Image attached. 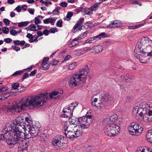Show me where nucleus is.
Wrapping results in <instances>:
<instances>
[{"label":"nucleus","mask_w":152,"mask_h":152,"mask_svg":"<svg viewBox=\"0 0 152 152\" xmlns=\"http://www.w3.org/2000/svg\"><path fill=\"white\" fill-rule=\"evenodd\" d=\"M24 118L20 116L14 120L11 125L8 127H6L3 129L0 133V140H4L6 142L8 139H11V135L13 133L15 130H13L14 127L19 125L21 124H23Z\"/></svg>","instance_id":"4"},{"label":"nucleus","mask_w":152,"mask_h":152,"mask_svg":"<svg viewBox=\"0 0 152 152\" xmlns=\"http://www.w3.org/2000/svg\"><path fill=\"white\" fill-rule=\"evenodd\" d=\"M146 137L148 141L152 143V129L148 131Z\"/></svg>","instance_id":"24"},{"label":"nucleus","mask_w":152,"mask_h":152,"mask_svg":"<svg viewBox=\"0 0 152 152\" xmlns=\"http://www.w3.org/2000/svg\"><path fill=\"white\" fill-rule=\"evenodd\" d=\"M34 9H28V11L29 13L32 15L34 14Z\"/></svg>","instance_id":"58"},{"label":"nucleus","mask_w":152,"mask_h":152,"mask_svg":"<svg viewBox=\"0 0 152 152\" xmlns=\"http://www.w3.org/2000/svg\"><path fill=\"white\" fill-rule=\"evenodd\" d=\"M78 39H76L74 40V39L73 40L71 44L72 45V46H74L76 45L78 43Z\"/></svg>","instance_id":"55"},{"label":"nucleus","mask_w":152,"mask_h":152,"mask_svg":"<svg viewBox=\"0 0 152 152\" xmlns=\"http://www.w3.org/2000/svg\"><path fill=\"white\" fill-rule=\"evenodd\" d=\"M92 117L90 115L80 117L76 122L77 125L82 129L88 128L92 122Z\"/></svg>","instance_id":"7"},{"label":"nucleus","mask_w":152,"mask_h":152,"mask_svg":"<svg viewBox=\"0 0 152 152\" xmlns=\"http://www.w3.org/2000/svg\"><path fill=\"white\" fill-rule=\"evenodd\" d=\"M26 128H23V130L20 131L18 143L19 145L18 150L20 152H28V145L27 142L24 141V140L31 138H33L36 136L39 133V129L41 127L40 124L37 122L34 124L32 127L29 125H27Z\"/></svg>","instance_id":"3"},{"label":"nucleus","mask_w":152,"mask_h":152,"mask_svg":"<svg viewBox=\"0 0 152 152\" xmlns=\"http://www.w3.org/2000/svg\"><path fill=\"white\" fill-rule=\"evenodd\" d=\"M60 9V7H57L56 9L53 10L52 13L54 15H58L59 13V10Z\"/></svg>","instance_id":"39"},{"label":"nucleus","mask_w":152,"mask_h":152,"mask_svg":"<svg viewBox=\"0 0 152 152\" xmlns=\"http://www.w3.org/2000/svg\"><path fill=\"white\" fill-rule=\"evenodd\" d=\"M149 148L147 147H140L138 148L136 152H149Z\"/></svg>","instance_id":"21"},{"label":"nucleus","mask_w":152,"mask_h":152,"mask_svg":"<svg viewBox=\"0 0 152 152\" xmlns=\"http://www.w3.org/2000/svg\"><path fill=\"white\" fill-rule=\"evenodd\" d=\"M3 22L6 26H8L9 25L10 21L8 19H3Z\"/></svg>","instance_id":"51"},{"label":"nucleus","mask_w":152,"mask_h":152,"mask_svg":"<svg viewBox=\"0 0 152 152\" xmlns=\"http://www.w3.org/2000/svg\"><path fill=\"white\" fill-rule=\"evenodd\" d=\"M21 124L19 125L14 127L13 130H15L13 133L11 135L10 138L6 140V142L8 144L9 147L12 148L14 147V145L18 143V141L19 138V135L20 131L23 130V128H25V126Z\"/></svg>","instance_id":"5"},{"label":"nucleus","mask_w":152,"mask_h":152,"mask_svg":"<svg viewBox=\"0 0 152 152\" xmlns=\"http://www.w3.org/2000/svg\"><path fill=\"white\" fill-rule=\"evenodd\" d=\"M23 72L22 71H16L14 74L12 75L13 76L21 74Z\"/></svg>","instance_id":"53"},{"label":"nucleus","mask_w":152,"mask_h":152,"mask_svg":"<svg viewBox=\"0 0 152 152\" xmlns=\"http://www.w3.org/2000/svg\"><path fill=\"white\" fill-rule=\"evenodd\" d=\"M68 126L66 123H64V133L65 136L67 138L73 140L75 139V133H74V130H75L76 129H75L73 128H75L74 126Z\"/></svg>","instance_id":"10"},{"label":"nucleus","mask_w":152,"mask_h":152,"mask_svg":"<svg viewBox=\"0 0 152 152\" xmlns=\"http://www.w3.org/2000/svg\"><path fill=\"white\" fill-rule=\"evenodd\" d=\"M81 83H84L82 82V80L80 78L79 75L77 74L73 75L71 78L69 83V86L71 87H75L78 86Z\"/></svg>","instance_id":"12"},{"label":"nucleus","mask_w":152,"mask_h":152,"mask_svg":"<svg viewBox=\"0 0 152 152\" xmlns=\"http://www.w3.org/2000/svg\"><path fill=\"white\" fill-rule=\"evenodd\" d=\"M25 121L29 124H31L32 122V119L28 117H26Z\"/></svg>","instance_id":"57"},{"label":"nucleus","mask_w":152,"mask_h":152,"mask_svg":"<svg viewBox=\"0 0 152 152\" xmlns=\"http://www.w3.org/2000/svg\"><path fill=\"white\" fill-rule=\"evenodd\" d=\"M13 43L15 45H23L25 44V41L24 40L20 41L19 40H13Z\"/></svg>","instance_id":"32"},{"label":"nucleus","mask_w":152,"mask_h":152,"mask_svg":"<svg viewBox=\"0 0 152 152\" xmlns=\"http://www.w3.org/2000/svg\"><path fill=\"white\" fill-rule=\"evenodd\" d=\"M64 139V137L62 135L57 136L53 139L51 143L52 145L57 149L63 148V143L61 141Z\"/></svg>","instance_id":"11"},{"label":"nucleus","mask_w":152,"mask_h":152,"mask_svg":"<svg viewBox=\"0 0 152 152\" xmlns=\"http://www.w3.org/2000/svg\"><path fill=\"white\" fill-rule=\"evenodd\" d=\"M100 4V3H96L94 4L91 7L93 11L96 10L99 7Z\"/></svg>","instance_id":"36"},{"label":"nucleus","mask_w":152,"mask_h":152,"mask_svg":"<svg viewBox=\"0 0 152 152\" xmlns=\"http://www.w3.org/2000/svg\"><path fill=\"white\" fill-rule=\"evenodd\" d=\"M2 31L4 34H7L8 32L9 29L7 27H4L3 28Z\"/></svg>","instance_id":"47"},{"label":"nucleus","mask_w":152,"mask_h":152,"mask_svg":"<svg viewBox=\"0 0 152 152\" xmlns=\"http://www.w3.org/2000/svg\"><path fill=\"white\" fill-rule=\"evenodd\" d=\"M91 49L94 50V52L96 53H98L101 52L103 50V48L101 45H96L95 47H92Z\"/></svg>","instance_id":"22"},{"label":"nucleus","mask_w":152,"mask_h":152,"mask_svg":"<svg viewBox=\"0 0 152 152\" xmlns=\"http://www.w3.org/2000/svg\"><path fill=\"white\" fill-rule=\"evenodd\" d=\"M132 99V97L130 96H128L126 97L125 99L126 101L129 102L131 101V99Z\"/></svg>","instance_id":"64"},{"label":"nucleus","mask_w":152,"mask_h":152,"mask_svg":"<svg viewBox=\"0 0 152 152\" xmlns=\"http://www.w3.org/2000/svg\"><path fill=\"white\" fill-rule=\"evenodd\" d=\"M28 28L29 29L32 31H36L37 30L36 29V26L34 24H31L29 27Z\"/></svg>","instance_id":"40"},{"label":"nucleus","mask_w":152,"mask_h":152,"mask_svg":"<svg viewBox=\"0 0 152 152\" xmlns=\"http://www.w3.org/2000/svg\"><path fill=\"white\" fill-rule=\"evenodd\" d=\"M131 3L135 5H138L140 6H141V3L136 0H132L131 1Z\"/></svg>","instance_id":"45"},{"label":"nucleus","mask_w":152,"mask_h":152,"mask_svg":"<svg viewBox=\"0 0 152 152\" xmlns=\"http://www.w3.org/2000/svg\"><path fill=\"white\" fill-rule=\"evenodd\" d=\"M29 77V75L27 73L24 74L23 77H22L23 80L24 79Z\"/></svg>","instance_id":"62"},{"label":"nucleus","mask_w":152,"mask_h":152,"mask_svg":"<svg viewBox=\"0 0 152 152\" xmlns=\"http://www.w3.org/2000/svg\"><path fill=\"white\" fill-rule=\"evenodd\" d=\"M122 24V22L119 20H115L111 22V23L107 26L108 28H112L120 26Z\"/></svg>","instance_id":"17"},{"label":"nucleus","mask_w":152,"mask_h":152,"mask_svg":"<svg viewBox=\"0 0 152 152\" xmlns=\"http://www.w3.org/2000/svg\"><path fill=\"white\" fill-rule=\"evenodd\" d=\"M37 72V70L36 69H35L34 70L31 72V73L29 75L31 76H33L35 74V73H36Z\"/></svg>","instance_id":"60"},{"label":"nucleus","mask_w":152,"mask_h":152,"mask_svg":"<svg viewBox=\"0 0 152 152\" xmlns=\"http://www.w3.org/2000/svg\"><path fill=\"white\" fill-rule=\"evenodd\" d=\"M134 55L141 63L148 62V57L152 56V40L147 37L140 38L137 42Z\"/></svg>","instance_id":"2"},{"label":"nucleus","mask_w":152,"mask_h":152,"mask_svg":"<svg viewBox=\"0 0 152 152\" xmlns=\"http://www.w3.org/2000/svg\"><path fill=\"white\" fill-rule=\"evenodd\" d=\"M141 107L142 106L140 105V104L139 105L135 106L133 110V113L135 115H137L139 113V116L142 121L145 122H150L151 118L149 116L148 113H145V112L146 110Z\"/></svg>","instance_id":"6"},{"label":"nucleus","mask_w":152,"mask_h":152,"mask_svg":"<svg viewBox=\"0 0 152 152\" xmlns=\"http://www.w3.org/2000/svg\"><path fill=\"white\" fill-rule=\"evenodd\" d=\"M48 98L47 94H41L34 97L29 96L24 99L18 104L13 105L10 107H7L5 106L3 107V109L6 108L8 112H10L14 114L25 110L27 107L32 106L39 107L42 105Z\"/></svg>","instance_id":"1"},{"label":"nucleus","mask_w":152,"mask_h":152,"mask_svg":"<svg viewBox=\"0 0 152 152\" xmlns=\"http://www.w3.org/2000/svg\"><path fill=\"white\" fill-rule=\"evenodd\" d=\"M118 118V116L116 114L112 115L105 118L103 121V123L105 124H117L116 123L117 121Z\"/></svg>","instance_id":"14"},{"label":"nucleus","mask_w":152,"mask_h":152,"mask_svg":"<svg viewBox=\"0 0 152 152\" xmlns=\"http://www.w3.org/2000/svg\"><path fill=\"white\" fill-rule=\"evenodd\" d=\"M84 49L85 51L84 52H80L79 53L80 54H83V53H85L86 52H87L88 51H90L91 49V48H90L89 47L88 48H84Z\"/></svg>","instance_id":"46"},{"label":"nucleus","mask_w":152,"mask_h":152,"mask_svg":"<svg viewBox=\"0 0 152 152\" xmlns=\"http://www.w3.org/2000/svg\"><path fill=\"white\" fill-rule=\"evenodd\" d=\"M84 20L83 18H80L77 21L75 25L73 27L74 32H76L78 31H80L82 29V27L83 26H81V24L83 23Z\"/></svg>","instance_id":"15"},{"label":"nucleus","mask_w":152,"mask_h":152,"mask_svg":"<svg viewBox=\"0 0 152 152\" xmlns=\"http://www.w3.org/2000/svg\"><path fill=\"white\" fill-rule=\"evenodd\" d=\"M57 30L56 28H52L49 30V31L51 33H54L56 31H57Z\"/></svg>","instance_id":"50"},{"label":"nucleus","mask_w":152,"mask_h":152,"mask_svg":"<svg viewBox=\"0 0 152 152\" xmlns=\"http://www.w3.org/2000/svg\"><path fill=\"white\" fill-rule=\"evenodd\" d=\"M78 105V104L76 102H73L69 106L67 107L69 109L71 112L73 113V110L75 108L77 107Z\"/></svg>","instance_id":"25"},{"label":"nucleus","mask_w":152,"mask_h":152,"mask_svg":"<svg viewBox=\"0 0 152 152\" xmlns=\"http://www.w3.org/2000/svg\"><path fill=\"white\" fill-rule=\"evenodd\" d=\"M82 129L81 130L77 129L76 127V129L75 130H74V133H75L74 135H75V139L77 137L81 136L82 135L83 132Z\"/></svg>","instance_id":"26"},{"label":"nucleus","mask_w":152,"mask_h":152,"mask_svg":"<svg viewBox=\"0 0 152 152\" xmlns=\"http://www.w3.org/2000/svg\"><path fill=\"white\" fill-rule=\"evenodd\" d=\"M62 22L61 19L59 20L56 24V26L58 27H61L62 26Z\"/></svg>","instance_id":"44"},{"label":"nucleus","mask_w":152,"mask_h":152,"mask_svg":"<svg viewBox=\"0 0 152 152\" xmlns=\"http://www.w3.org/2000/svg\"><path fill=\"white\" fill-rule=\"evenodd\" d=\"M43 18V17L42 15H38L37 17L35 18L34 23L35 24L37 25L38 24H40L41 22L39 18L42 19Z\"/></svg>","instance_id":"31"},{"label":"nucleus","mask_w":152,"mask_h":152,"mask_svg":"<svg viewBox=\"0 0 152 152\" xmlns=\"http://www.w3.org/2000/svg\"><path fill=\"white\" fill-rule=\"evenodd\" d=\"M92 11L93 10L91 7L86 9L85 10V12L86 14L89 15L92 14L93 13Z\"/></svg>","instance_id":"42"},{"label":"nucleus","mask_w":152,"mask_h":152,"mask_svg":"<svg viewBox=\"0 0 152 152\" xmlns=\"http://www.w3.org/2000/svg\"><path fill=\"white\" fill-rule=\"evenodd\" d=\"M77 62H75L70 64L68 66V69L69 70H72L75 68L77 66Z\"/></svg>","instance_id":"29"},{"label":"nucleus","mask_w":152,"mask_h":152,"mask_svg":"<svg viewBox=\"0 0 152 152\" xmlns=\"http://www.w3.org/2000/svg\"><path fill=\"white\" fill-rule=\"evenodd\" d=\"M28 21L22 22L18 23V26L19 27L26 26L29 23Z\"/></svg>","instance_id":"38"},{"label":"nucleus","mask_w":152,"mask_h":152,"mask_svg":"<svg viewBox=\"0 0 152 152\" xmlns=\"http://www.w3.org/2000/svg\"><path fill=\"white\" fill-rule=\"evenodd\" d=\"M63 93V91H61L60 92L58 91H54L50 92L49 95V97L51 99H54L59 97L61 94Z\"/></svg>","instance_id":"18"},{"label":"nucleus","mask_w":152,"mask_h":152,"mask_svg":"<svg viewBox=\"0 0 152 152\" xmlns=\"http://www.w3.org/2000/svg\"><path fill=\"white\" fill-rule=\"evenodd\" d=\"M140 105L142 106V107L144 110H145L146 111L145 112V113H148L149 116H151L152 115V107H150V105L145 103H142L140 104Z\"/></svg>","instance_id":"16"},{"label":"nucleus","mask_w":152,"mask_h":152,"mask_svg":"<svg viewBox=\"0 0 152 152\" xmlns=\"http://www.w3.org/2000/svg\"><path fill=\"white\" fill-rule=\"evenodd\" d=\"M59 62L57 60H55V59L53 60V61L51 63L52 66H56L58 64V63Z\"/></svg>","instance_id":"52"},{"label":"nucleus","mask_w":152,"mask_h":152,"mask_svg":"<svg viewBox=\"0 0 152 152\" xmlns=\"http://www.w3.org/2000/svg\"><path fill=\"white\" fill-rule=\"evenodd\" d=\"M95 39L96 38H98L99 39H101L102 38H104L106 37H107V35L104 32H102L99 34L98 35L94 37Z\"/></svg>","instance_id":"28"},{"label":"nucleus","mask_w":152,"mask_h":152,"mask_svg":"<svg viewBox=\"0 0 152 152\" xmlns=\"http://www.w3.org/2000/svg\"><path fill=\"white\" fill-rule=\"evenodd\" d=\"M104 129L105 133L110 137L114 136L120 130V126L117 124H107Z\"/></svg>","instance_id":"8"},{"label":"nucleus","mask_w":152,"mask_h":152,"mask_svg":"<svg viewBox=\"0 0 152 152\" xmlns=\"http://www.w3.org/2000/svg\"><path fill=\"white\" fill-rule=\"evenodd\" d=\"M8 88L7 86H5L0 89V93L4 92L7 90Z\"/></svg>","instance_id":"49"},{"label":"nucleus","mask_w":152,"mask_h":152,"mask_svg":"<svg viewBox=\"0 0 152 152\" xmlns=\"http://www.w3.org/2000/svg\"><path fill=\"white\" fill-rule=\"evenodd\" d=\"M12 89H11V90L12 89H17L19 87V84L18 83H14L12 85Z\"/></svg>","instance_id":"41"},{"label":"nucleus","mask_w":152,"mask_h":152,"mask_svg":"<svg viewBox=\"0 0 152 152\" xmlns=\"http://www.w3.org/2000/svg\"><path fill=\"white\" fill-rule=\"evenodd\" d=\"M57 18L56 17L54 18H49L45 19L44 21V23L45 24H48L50 23L51 24L54 23L56 20Z\"/></svg>","instance_id":"20"},{"label":"nucleus","mask_w":152,"mask_h":152,"mask_svg":"<svg viewBox=\"0 0 152 152\" xmlns=\"http://www.w3.org/2000/svg\"><path fill=\"white\" fill-rule=\"evenodd\" d=\"M109 95L107 94H104L103 96H102L103 99H104L105 101H107L109 100Z\"/></svg>","instance_id":"54"},{"label":"nucleus","mask_w":152,"mask_h":152,"mask_svg":"<svg viewBox=\"0 0 152 152\" xmlns=\"http://www.w3.org/2000/svg\"><path fill=\"white\" fill-rule=\"evenodd\" d=\"M10 96V94L8 92H7L4 94L3 96L0 97V101L6 99Z\"/></svg>","instance_id":"34"},{"label":"nucleus","mask_w":152,"mask_h":152,"mask_svg":"<svg viewBox=\"0 0 152 152\" xmlns=\"http://www.w3.org/2000/svg\"><path fill=\"white\" fill-rule=\"evenodd\" d=\"M73 15V12H70L67 13L66 16L64 18L65 20H69L70 19V18Z\"/></svg>","instance_id":"37"},{"label":"nucleus","mask_w":152,"mask_h":152,"mask_svg":"<svg viewBox=\"0 0 152 152\" xmlns=\"http://www.w3.org/2000/svg\"><path fill=\"white\" fill-rule=\"evenodd\" d=\"M70 110L67 107H65L64 108V109L63 110V111L64 112V113L66 112H69Z\"/></svg>","instance_id":"63"},{"label":"nucleus","mask_w":152,"mask_h":152,"mask_svg":"<svg viewBox=\"0 0 152 152\" xmlns=\"http://www.w3.org/2000/svg\"><path fill=\"white\" fill-rule=\"evenodd\" d=\"M133 77L130 75H125V82L126 83L130 82L133 78Z\"/></svg>","instance_id":"30"},{"label":"nucleus","mask_w":152,"mask_h":152,"mask_svg":"<svg viewBox=\"0 0 152 152\" xmlns=\"http://www.w3.org/2000/svg\"><path fill=\"white\" fill-rule=\"evenodd\" d=\"M60 5L63 7H65L67 6V4L65 2H62L60 3Z\"/></svg>","instance_id":"59"},{"label":"nucleus","mask_w":152,"mask_h":152,"mask_svg":"<svg viewBox=\"0 0 152 152\" xmlns=\"http://www.w3.org/2000/svg\"><path fill=\"white\" fill-rule=\"evenodd\" d=\"M69 111L70 112H68L65 113L62 111V113L61 115V117L67 118H69L70 117H71L72 115V112H71L70 111Z\"/></svg>","instance_id":"27"},{"label":"nucleus","mask_w":152,"mask_h":152,"mask_svg":"<svg viewBox=\"0 0 152 152\" xmlns=\"http://www.w3.org/2000/svg\"><path fill=\"white\" fill-rule=\"evenodd\" d=\"M95 39V38L94 37H93L91 38L90 39H88L85 41V42L86 43H91L92 41Z\"/></svg>","instance_id":"43"},{"label":"nucleus","mask_w":152,"mask_h":152,"mask_svg":"<svg viewBox=\"0 0 152 152\" xmlns=\"http://www.w3.org/2000/svg\"><path fill=\"white\" fill-rule=\"evenodd\" d=\"M4 41L7 43H9L12 41V40L10 38H7L4 39Z\"/></svg>","instance_id":"56"},{"label":"nucleus","mask_w":152,"mask_h":152,"mask_svg":"<svg viewBox=\"0 0 152 152\" xmlns=\"http://www.w3.org/2000/svg\"><path fill=\"white\" fill-rule=\"evenodd\" d=\"M69 120V126H75V128H74L75 129H76L77 127L76 125L75 124L76 122V120L75 118L74 117H71L68 118Z\"/></svg>","instance_id":"19"},{"label":"nucleus","mask_w":152,"mask_h":152,"mask_svg":"<svg viewBox=\"0 0 152 152\" xmlns=\"http://www.w3.org/2000/svg\"><path fill=\"white\" fill-rule=\"evenodd\" d=\"M21 8L20 6H18L15 9V10H16L18 12H20L21 11Z\"/></svg>","instance_id":"61"},{"label":"nucleus","mask_w":152,"mask_h":152,"mask_svg":"<svg viewBox=\"0 0 152 152\" xmlns=\"http://www.w3.org/2000/svg\"><path fill=\"white\" fill-rule=\"evenodd\" d=\"M10 34L12 36H15L18 34V32L14 30H11L10 31Z\"/></svg>","instance_id":"48"},{"label":"nucleus","mask_w":152,"mask_h":152,"mask_svg":"<svg viewBox=\"0 0 152 152\" xmlns=\"http://www.w3.org/2000/svg\"><path fill=\"white\" fill-rule=\"evenodd\" d=\"M129 133L132 135H139L143 130L141 124L136 122H132L128 127Z\"/></svg>","instance_id":"9"},{"label":"nucleus","mask_w":152,"mask_h":152,"mask_svg":"<svg viewBox=\"0 0 152 152\" xmlns=\"http://www.w3.org/2000/svg\"><path fill=\"white\" fill-rule=\"evenodd\" d=\"M42 68L41 69L44 70L48 69L49 68V64H48L47 62L42 63Z\"/></svg>","instance_id":"35"},{"label":"nucleus","mask_w":152,"mask_h":152,"mask_svg":"<svg viewBox=\"0 0 152 152\" xmlns=\"http://www.w3.org/2000/svg\"><path fill=\"white\" fill-rule=\"evenodd\" d=\"M89 72L88 66L86 65L85 67L80 69L79 70V74L77 75L80 76V78L82 80V82L84 83L88 77V74Z\"/></svg>","instance_id":"13"},{"label":"nucleus","mask_w":152,"mask_h":152,"mask_svg":"<svg viewBox=\"0 0 152 152\" xmlns=\"http://www.w3.org/2000/svg\"><path fill=\"white\" fill-rule=\"evenodd\" d=\"M105 106V104L104 102L99 101V102L97 103V104H95L94 103L92 104V106L94 107H96V108L99 107L100 108L104 107Z\"/></svg>","instance_id":"23"},{"label":"nucleus","mask_w":152,"mask_h":152,"mask_svg":"<svg viewBox=\"0 0 152 152\" xmlns=\"http://www.w3.org/2000/svg\"><path fill=\"white\" fill-rule=\"evenodd\" d=\"M88 33V31H86L83 34H81L79 37L75 39L74 40L76 39H81L82 38H84L86 36Z\"/></svg>","instance_id":"33"}]
</instances>
